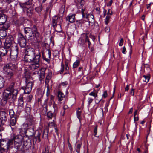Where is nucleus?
<instances>
[{"instance_id": "obj_62", "label": "nucleus", "mask_w": 153, "mask_h": 153, "mask_svg": "<svg viewBox=\"0 0 153 153\" xmlns=\"http://www.w3.org/2000/svg\"><path fill=\"white\" fill-rule=\"evenodd\" d=\"M97 11V13L98 14H100L101 12L100 8L99 7H97L95 9Z\"/></svg>"}, {"instance_id": "obj_24", "label": "nucleus", "mask_w": 153, "mask_h": 153, "mask_svg": "<svg viewBox=\"0 0 153 153\" xmlns=\"http://www.w3.org/2000/svg\"><path fill=\"white\" fill-rule=\"evenodd\" d=\"M85 36H81L78 40V45L80 47H84L86 45Z\"/></svg>"}, {"instance_id": "obj_37", "label": "nucleus", "mask_w": 153, "mask_h": 153, "mask_svg": "<svg viewBox=\"0 0 153 153\" xmlns=\"http://www.w3.org/2000/svg\"><path fill=\"white\" fill-rule=\"evenodd\" d=\"M9 148L0 147V152L1 153H7Z\"/></svg>"}, {"instance_id": "obj_22", "label": "nucleus", "mask_w": 153, "mask_h": 153, "mask_svg": "<svg viewBox=\"0 0 153 153\" xmlns=\"http://www.w3.org/2000/svg\"><path fill=\"white\" fill-rule=\"evenodd\" d=\"M0 38L1 39H4L7 36V31L9 28H8L7 29L5 30L2 27H0Z\"/></svg>"}, {"instance_id": "obj_10", "label": "nucleus", "mask_w": 153, "mask_h": 153, "mask_svg": "<svg viewBox=\"0 0 153 153\" xmlns=\"http://www.w3.org/2000/svg\"><path fill=\"white\" fill-rule=\"evenodd\" d=\"M62 18L55 15L52 18L51 25L54 28H56L57 25H58L60 28L61 27V24L62 22Z\"/></svg>"}, {"instance_id": "obj_60", "label": "nucleus", "mask_w": 153, "mask_h": 153, "mask_svg": "<svg viewBox=\"0 0 153 153\" xmlns=\"http://www.w3.org/2000/svg\"><path fill=\"white\" fill-rule=\"evenodd\" d=\"M130 51H129V57H130V58H131V55L132 54V46L131 45H130Z\"/></svg>"}, {"instance_id": "obj_11", "label": "nucleus", "mask_w": 153, "mask_h": 153, "mask_svg": "<svg viewBox=\"0 0 153 153\" xmlns=\"http://www.w3.org/2000/svg\"><path fill=\"white\" fill-rule=\"evenodd\" d=\"M18 43L21 48H25L26 45L27 41L25 37L20 33H18L17 38Z\"/></svg>"}, {"instance_id": "obj_49", "label": "nucleus", "mask_w": 153, "mask_h": 153, "mask_svg": "<svg viewBox=\"0 0 153 153\" xmlns=\"http://www.w3.org/2000/svg\"><path fill=\"white\" fill-rule=\"evenodd\" d=\"M14 0H3V1L5 2V4L7 5L11 3Z\"/></svg>"}, {"instance_id": "obj_25", "label": "nucleus", "mask_w": 153, "mask_h": 153, "mask_svg": "<svg viewBox=\"0 0 153 153\" xmlns=\"http://www.w3.org/2000/svg\"><path fill=\"white\" fill-rule=\"evenodd\" d=\"M41 132L42 131H36L35 132L33 136L34 137V139H35L36 141L38 140L39 142L41 141L40 136Z\"/></svg>"}, {"instance_id": "obj_3", "label": "nucleus", "mask_w": 153, "mask_h": 153, "mask_svg": "<svg viewBox=\"0 0 153 153\" xmlns=\"http://www.w3.org/2000/svg\"><path fill=\"white\" fill-rule=\"evenodd\" d=\"M28 127V124L24 123L22 125V127L19 129V133L20 134L16 135L13 134V135H20L22 137V152H27L31 149L32 143L30 139H28L26 140H24V137H26V128Z\"/></svg>"}, {"instance_id": "obj_41", "label": "nucleus", "mask_w": 153, "mask_h": 153, "mask_svg": "<svg viewBox=\"0 0 153 153\" xmlns=\"http://www.w3.org/2000/svg\"><path fill=\"white\" fill-rule=\"evenodd\" d=\"M143 77L145 79V80L144 81L146 82H148L150 78V75H143Z\"/></svg>"}, {"instance_id": "obj_58", "label": "nucleus", "mask_w": 153, "mask_h": 153, "mask_svg": "<svg viewBox=\"0 0 153 153\" xmlns=\"http://www.w3.org/2000/svg\"><path fill=\"white\" fill-rule=\"evenodd\" d=\"M39 77L41 79H43L45 77V74L43 72H40L39 74Z\"/></svg>"}, {"instance_id": "obj_56", "label": "nucleus", "mask_w": 153, "mask_h": 153, "mask_svg": "<svg viewBox=\"0 0 153 153\" xmlns=\"http://www.w3.org/2000/svg\"><path fill=\"white\" fill-rule=\"evenodd\" d=\"M123 42H124L123 39V38H121L120 41V42L119 43V45L120 46H122L123 44Z\"/></svg>"}, {"instance_id": "obj_7", "label": "nucleus", "mask_w": 153, "mask_h": 153, "mask_svg": "<svg viewBox=\"0 0 153 153\" xmlns=\"http://www.w3.org/2000/svg\"><path fill=\"white\" fill-rule=\"evenodd\" d=\"M18 51L19 49L17 47L15 49L13 50H12L10 49L8 55L10 56L11 61L12 62H10L9 63H11L13 65H15V70L16 69V65H17L18 61L19 60V58H18Z\"/></svg>"}, {"instance_id": "obj_15", "label": "nucleus", "mask_w": 153, "mask_h": 153, "mask_svg": "<svg viewBox=\"0 0 153 153\" xmlns=\"http://www.w3.org/2000/svg\"><path fill=\"white\" fill-rule=\"evenodd\" d=\"M56 105H53V107L54 108V112L53 113L51 111L47 112L46 113V116L48 119H51L53 118L56 117V109H57L56 107Z\"/></svg>"}, {"instance_id": "obj_63", "label": "nucleus", "mask_w": 153, "mask_h": 153, "mask_svg": "<svg viewBox=\"0 0 153 153\" xmlns=\"http://www.w3.org/2000/svg\"><path fill=\"white\" fill-rule=\"evenodd\" d=\"M105 30L106 32L108 33L110 31V27H109L107 26L105 28Z\"/></svg>"}, {"instance_id": "obj_33", "label": "nucleus", "mask_w": 153, "mask_h": 153, "mask_svg": "<svg viewBox=\"0 0 153 153\" xmlns=\"http://www.w3.org/2000/svg\"><path fill=\"white\" fill-rule=\"evenodd\" d=\"M85 43L87 42L88 47L89 49L90 48V46L91 45V43L90 42L89 39V37L87 35V34H85Z\"/></svg>"}, {"instance_id": "obj_14", "label": "nucleus", "mask_w": 153, "mask_h": 153, "mask_svg": "<svg viewBox=\"0 0 153 153\" xmlns=\"http://www.w3.org/2000/svg\"><path fill=\"white\" fill-rule=\"evenodd\" d=\"M7 113L4 111H2L0 112V122L2 126L4 125L7 121Z\"/></svg>"}, {"instance_id": "obj_21", "label": "nucleus", "mask_w": 153, "mask_h": 153, "mask_svg": "<svg viewBox=\"0 0 153 153\" xmlns=\"http://www.w3.org/2000/svg\"><path fill=\"white\" fill-rule=\"evenodd\" d=\"M34 8L32 7L27 8L26 15L29 18L31 17L34 14Z\"/></svg>"}, {"instance_id": "obj_18", "label": "nucleus", "mask_w": 153, "mask_h": 153, "mask_svg": "<svg viewBox=\"0 0 153 153\" xmlns=\"http://www.w3.org/2000/svg\"><path fill=\"white\" fill-rule=\"evenodd\" d=\"M25 55H28L30 56H36L34 49L31 48H25L24 51Z\"/></svg>"}, {"instance_id": "obj_27", "label": "nucleus", "mask_w": 153, "mask_h": 153, "mask_svg": "<svg viewBox=\"0 0 153 153\" xmlns=\"http://www.w3.org/2000/svg\"><path fill=\"white\" fill-rule=\"evenodd\" d=\"M25 20V18L24 17H21L19 18V20L14 21V23L16 26H19L23 25Z\"/></svg>"}, {"instance_id": "obj_64", "label": "nucleus", "mask_w": 153, "mask_h": 153, "mask_svg": "<svg viewBox=\"0 0 153 153\" xmlns=\"http://www.w3.org/2000/svg\"><path fill=\"white\" fill-rule=\"evenodd\" d=\"M122 52V53L124 54H125L127 52L126 50V47L125 46L123 47Z\"/></svg>"}, {"instance_id": "obj_53", "label": "nucleus", "mask_w": 153, "mask_h": 153, "mask_svg": "<svg viewBox=\"0 0 153 153\" xmlns=\"http://www.w3.org/2000/svg\"><path fill=\"white\" fill-rule=\"evenodd\" d=\"M54 128L55 132L56 133V135L58 136H59V132H58V129L57 128L56 126V125H55V124H54Z\"/></svg>"}, {"instance_id": "obj_59", "label": "nucleus", "mask_w": 153, "mask_h": 153, "mask_svg": "<svg viewBox=\"0 0 153 153\" xmlns=\"http://www.w3.org/2000/svg\"><path fill=\"white\" fill-rule=\"evenodd\" d=\"M135 89H133V88H132L131 90V91L129 93V95H132L133 96H134V91Z\"/></svg>"}, {"instance_id": "obj_13", "label": "nucleus", "mask_w": 153, "mask_h": 153, "mask_svg": "<svg viewBox=\"0 0 153 153\" xmlns=\"http://www.w3.org/2000/svg\"><path fill=\"white\" fill-rule=\"evenodd\" d=\"M15 82H12L10 83L5 90L13 93V95H17L18 93V91L17 89H15Z\"/></svg>"}, {"instance_id": "obj_45", "label": "nucleus", "mask_w": 153, "mask_h": 153, "mask_svg": "<svg viewBox=\"0 0 153 153\" xmlns=\"http://www.w3.org/2000/svg\"><path fill=\"white\" fill-rule=\"evenodd\" d=\"M82 114V112L81 111H79V110L76 111V115L77 118L79 119V120H80V117Z\"/></svg>"}, {"instance_id": "obj_38", "label": "nucleus", "mask_w": 153, "mask_h": 153, "mask_svg": "<svg viewBox=\"0 0 153 153\" xmlns=\"http://www.w3.org/2000/svg\"><path fill=\"white\" fill-rule=\"evenodd\" d=\"M42 58L45 61L48 63H49L50 62V59L46 58L43 52L42 53Z\"/></svg>"}, {"instance_id": "obj_61", "label": "nucleus", "mask_w": 153, "mask_h": 153, "mask_svg": "<svg viewBox=\"0 0 153 153\" xmlns=\"http://www.w3.org/2000/svg\"><path fill=\"white\" fill-rule=\"evenodd\" d=\"M89 36V37L94 42V40L95 39V36L94 35L91 34H90Z\"/></svg>"}, {"instance_id": "obj_16", "label": "nucleus", "mask_w": 153, "mask_h": 153, "mask_svg": "<svg viewBox=\"0 0 153 153\" xmlns=\"http://www.w3.org/2000/svg\"><path fill=\"white\" fill-rule=\"evenodd\" d=\"M69 63V61L67 59H66L65 61V65L63 63V60L61 62V69L60 70V74H62L64 72V70L66 71H68L69 69L68 66V64Z\"/></svg>"}, {"instance_id": "obj_32", "label": "nucleus", "mask_w": 153, "mask_h": 153, "mask_svg": "<svg viewBox=\"0 0 153 153\" xmlns=\"http://www.w3.org/2000/svg\"><path fill=\"white\" fill-rule=\"evenodd\" d=\"M18 106L22 107L24 106V101L23 97H20L18 99Z\"/></svg>"}, {"instance_id": "obj_51", "label": "nucleus", "mask_w": 153, "mask_h": 153, "mask_svg": "<svg viewBox=\"0 0 153 153\" xmlns=\"http://www.w3.org/2000/svg\"><path fill=\"white\" fill-rule=\"evenodd\" d=\"M78 3H79L80 6L82 7H83L84 4V0H77Z\"/></svg>"}, {"instance_id": "obj_57", "label": "nucleus", "mask_w": 153, "mask_h": 153, "mask_svg": "<svg viewBox=\"0 0 153 153\" xmlns=\"http://www.w3.org/2000/svg\"><path fill=\"white\" fill-rule=\"evenodd\" d=\"M68 145L69 149V150H70V151H72V150H73L72 147L71 146V145L69 142V139L68 140Z\"/></svg>"}, {"instance_id": "obj_40", "label": "nucleus", "mask_w": 153, "mask_h": 153, "mask_svg": "<svg viewBox=\"0 0 153 153\" xmlns=\"http://www.w3.org/2000/svg\"><path fill=\"white\" fill-rule=\"evenodd\" d=\"M111 17V16L109 15H107L106 16L104 21L105 25H107L108 24Z\"/></svg>"}, {"instance_id": "obj_30", "label": "nucleus", "mask_w": 153, "mask_h": 153, "mask_svg": "<svg viewBox=\"0 0 153 153\" xmlns=\"http://www.w3.org/2000/svg\"><path fill=\"white\" fill-rule=\"evenodd\" d=\"M31 109V106L29 104H27L25 108V111L28 114H30Z\"/></svg>"}, {"instance_id": "obj_39", "label": "nucleus", "mask_w": 153, "mask_h": 153, "mask_svg": "<svg viewBox=\"0 0 153 153\" xmlns=\"http://www.w3.org/2000/svg\"><path fill=\"white\" fill-rule=\"evenodd\" d=\"M9 114L10 118L15 117V113L13 109L9 110Z\"/></svg>"}, {"instance_id": "obj_35", "label": "nucleus", "mask_w": 153, "mask_h": 153, "mask_svg": "<svg viewBox=\"0 0 153 153\" xmlns=\"http://www.w3.org/2000/svg\"><path fill=\"white\" fill-rule=\"evenodd\" d=\"M49 132L48 128H45L44 130V131L43 133V137H45L47 138L48 137V134Z\"/></svg>"}, {"instance_id": "obj_29", "label": "nucleus", "mask_w": 153, "mask_h": 153, "mask_svg": "<svg viewBox=\"0 0 153 153\" xmlns=\"http://www.w3.org/2000/svg\"><path fill=\"white\" fill-rule=\"evenodd\" d=\"M43 7L42 5H40L39 7H37L35 8V10L38 14L40 15L42 12Z\"/></svg>"}, {"instance_id": "obj_47", "label": "nucleus", "mask_w": 153, "mask_h": 153, "mask_svg": "<svg viewBox=\"0 0 153 153\" xmlns=\"http://www.w3.org/2000/svg\"><path fill=\"white\" fill-rule=\"evenodd\" d=\"M33 98V96L31 95H30L27 97V100L28 103H29L30 104V103L31 101Z\"/></svg>"}, {"instance_id": "obj_54", "label": "nucleus", "mask_w": 153, "mask_h": 153, "mask_svg": "<svg viewBox=\"0 0 153 153\" xmlns=\"http://www.w3.org/2000/svg\"><path fill=\"white\" fill-rule=\"evenodd\" d=\"M94 99L91 98H88V105L89 106L91 103L93 101Z\"/></svg>"}, {"instance_id": "obj_52", "label": "nucleus", "mask_w": 153, "mask_h": 153, "mask_svg": "<svg viewBox=\"0 0 153 153\" xmlns=\"http://www.w3.org/2000/svg\"><path fill=\"white\" fill-rule=\"evenodd\" d=\"M47 91L46 92V96H47L48 97L49 96L50 94V88L49 86L48 85L47 86Z\"/></svg>"}, {"instance_id": "obj_42", "label": "nucleus", "mask_w": 153, "mask_h": 153, "mask_svg": "<svg viewBox=\"0 0 153 153\" xmlns=\"http://www.w3.org/2000/svg\"><path fill=\"white\" fill-rule=\"evenodd\" d=\"M95 103L96 104H98L102 100V98H99L98 95L97 97H96L94 98Z\"/></svg>"}, {"instance_id": "obj_50", "label": "nucleus", "mask_w": 153, "mask_h": 153, "mask_svg": "<svg viewBox=\"0 0 153 153\" xmlns=\"http://www.w3.org/2000/svg\"><path fill=\"white\" fill-rule=\"evenodd\" d=\"M108 96L107 91H105L103 92V93L102 97H102H103L104 98H105Z\"/></svg>"}, {"instance_id": "obj_46", "label": "nucleus", "mask_w": 153, "mask_h": 153, "mask_svg": "<svg viewBox=\"0 0 153 153\" xmlns=\"http://www.w3.org/2000/svg\"><path fill=\"white\" fill-rule=\"evenodd\" d=\"M98 92H93L92 91L89 94V95L90 96H93L95 98L96 97H97Z\"/></svg>"}, {"instance_id": "obj_48", "label": "nucleus", "mask_w": 153, "mask_h": 153, "mask_svg": "<svg viewBox=\"0 0 153 153\" xmlns=\"http://www.w3.org/2000/svg\"><path fill=\"white\" fill-rule=\"evenodd\" d=\"M97 127L98 126L97 125H96L94 130V136H96V135H97Z\"/></svg>"}, {"instance_id": "obj_43", "label": "nucleus", "mask_w": 153, "mask_h": 153, "mask_svg": "<svg viewBox=\"0 0 153 153\" xmlns=\"http://www.w3.org/2000/svg\"><path fill=\"white\" fill-rule=\"evenodd\" d=\"M53 54L55 57H56L57 56H58L59 57V51L57 50H55L53 51Z\"/></svg>"}, {"instance_id": "obj_2", "label": "nucleus", "mask_w": 153, "mask_h": 153, "mask_svg": "<svg viewBox=\"0 0 153 153\" xmlns=\"http://www.w3.org/2000/svg\"><path fill=\"white\" fill-rule=\"evenodd\" d=\"M22 136L20 135H12L10 139L0 138V147L10 148L13 146L17 151L22 152Z\"/></svg>"}, {"instance_id": "obj_28", "label": "nucleus", "mask_w": 153, "mask_h": 153, "mask_svg": "<svg viewBox=\"0 0 153 153\" xmlns=\"http://www.w3.org/2000/svg\"><path fill=\"white\" fill-rule=\"evenodd\" d=\"M17 120V119L16 117L10 118L9 125L10 126H14L16 125Z\"/></svg>"}, {"instance_id": "obj_55", "label": "nucleus", "mask_w": 153, "mask_h": 153, "mask_svg": "<svg viewBox=\"0 0 153 153\" xmlns=\"http://www.w3.org/2000/svg\"><path fill=\"white\" fill-rule=\"evenodd\" d=\"M5 4V2L3 1V0L0 1V8H2L3 6H4Z\"/></svg>"}, {"instance_id": "obj_36", "label": "nucleus", "mask_w": 153, "mask_h": 153, "mask_svg": "<svg viewBox=\"0 0 153 153\" xmlns=\"http://www.w3.org/2000/svg\"><path fill=\"white\" fill-rule=\"evenodd\" d=\"M80 61L79 60H76L73 64V68H75L78 66L80 64Z\"/></svg>"}, {"instance_id": "obj_8", "label": "nucleus", "mask_w": 153, "mask_h": 153, "mask_svg": "<svg viewBox=\"0 0 153 153\" xmlns=\"http://www.w3.org/2000/svg\"><path fill=\"white\" fill-rule=\"evenodd\" d=\"M16 95H13V93L6 90H5L3 94L2 99L1 101V102L4 105H5L8 100L11 98L14 100L16 98Z\"/></svg>"}, {"instance_id": "obj_19", "label": "nucleus", "mask_w": 153, "mask_h": 153, "mask_svg": "<svg viewBox=\"0 0 153 153\" xmlns=\"http://www.w3.org/2000/svg\"><path fill=\"white\" fill-rule=\"evenodd\" d=\"M11 48H7L5 46L0 48V53L2 57L5 56L6 55H8Z\"/></svg>"}, {"instance_id": "obj_44", "label": "nucleus", "mask_w": 153, "mask_h": 153, "mask_svg": "<svg viewBox=\"0 0 153 153\" xmlns=\"http://www.w3.org/2000/svg\"><path fill=\"white\" fill-rule=\"evenodd\" d=\"M74 25L76 26H77L78 27H81L82 26L79 20L76 21Z\"/></svg>"}, {"instance_id": "obj_20", "label": "nucleus", "mask_w": 153, "mask_h": 153, "mask_svg": "<svg viewBox=\"0 0 153 153\" xmlns=\"http://www.w3.org/2000/svg\"><path fill=\"white\" fill-rule=\"evenodd\" d=\"M32 0H28V1L24 3L20 2L19 3V5L20 7L23 9V11L25 12V11L24 8H27L26 6L27 5H31L32 4Z\"/></svg>"}, {"instance_id": "obj_9", "label": "nucleus", "mask_w": 153, "mask_h": 153, "mask_svg": "<svg viewBox=\"0 0 153 153\" xmlns=\"http://www.w3.org/2000/svg\"><path fill=\"white\" fill-rule=\"evenodd\" d=\"M25 87H21V89L24 91V94H29L31 91L32 86L33 85V83L32 81H30L27 78L25 79Z\"/></svg>"}, {"instance_id": "obj_4", "label": "nucleus", "mask_w": 153, "mask_h": 153, "mask_svg": "<svg viewBox=\"0 0 153 153\" xmlns=\"http://www.w3.org/2000/svg\"><path fill=\"white\" fill-rule=\"evenodd\" d=\"M41 54L39 52L36 56H30L28 55H25L24 60L25 62L31 63L29 66V68L33 71L39 68L40 66L39 62Z\"/></svg>"}, {"instance_id": "obj_12", "label": "nucleus", "mask_w": 153, "mask_h": 153, "mask_svg": "<svg viewBox=\"0 0 153 153\" xmlns=\"http://www.w3.org/2000/svg\"><path fill=\"white\" fill-rule=\"evenodd\" d=\"M34 127V124H28V127H27L26 137L27 138V139H30V137H32L33 136L35 132Z\"/></svg>"}, {"instance_id": "obj_6", "label": "nucleus", "mask_w": 153, "mask_h": 153, "mask_svg": "<svg viewBox=\"0 0 153 153\" xmlns=\"http://www.w3.org/2000/svg\"><path fill=\"white\" fill-rule=\"evenodd\" d=\"M7 16L4 13V10H0V27H2L4 29H7L10 27L9 23L7 22Z\"/></svg>"}, {"instance_id": "obj_17", "label": "nucleus", "mask_w": 153, "mask_h": 153, "mask_svg": "<svg viewBox=\"0 0 153 153\" xmlns=\"http://www.w3.org/2000/svg\"><path fill=\"white\" fill-rule=\"evenodd\" d=\"M13 38L11 36L7 37L5 39V42L4 44L5 47L7 48H11L10 47L13 43Z\"/></svg>"}, {"instance_id": "obj_5", "label": "nucleus", "mask_w": 153, "mask_h": 153, "mask_svg": "<svg viewBox=\"0 0 153 153\" xmlns=\"http://www.w3.org/2000/svg\"><path fill=\"white\" fill-rule=\"evenodd\" d=\"M24 33L25 37L29 39L38 40L40 36V34L36 26L34 25L32 27H24Z\"/></svg>"}, {"instance_id": "obj_26", "label": "nucleus", "mask_w": 153, "mask_h": 153, "mask_svg": "<svg viewBox=\"0 0 153 153\" xmlns=\"http://www.w3.org/2000/svg\"><path fill=\"white\" fill-rule=\"evenodd\" d=\"M115 88H116V87H115V86L113 89V92L112 96L109 100L107 102H106V104L105 105V107H104V109H105V111H106V112H107L108 111V106L109 105L110 101L111 99L112 98H113V97H114V94H115Z\"/></svg>"}, {"instance_id": "obj_31", "label": "nucleus", "mask_w": 153, "mask_h": 153, "mask_svg": "<svg viewBox=\"0 0 153 153\" xmlns=\"http://www.w3.org/2000/svg\"><path fill=\"white\" fill-rule=\"evenodd\" d=\"M57 97L59 101L61 102L63 100L65 96L63 93L61 91H59L58 93Z\"/></svg>"}, {"instance_id": "obj_23", "label": "nucleus", "mask_w": 153, "mask_h": 153, "mask_svg": "<svg viewBox=\"0 0 153 153\" xmlns=\"http://www.w3.org/2000/svg\"><path fill=\"white\" fill-rule=\"evenodd\" d=\"M75 15L76 14H69L66 17V21H68L71 23L74 22L75 21Z\"/></svg>"}, {"instance_id": "obj_34", "label": "nucleus", "mask_w": 153, "mask_h": 153, "mask_svg": "<svg viewBox=\"0 0 153 153\" xmlns=\"http://www.w3.org/2000/svg\"><path fill=\"white\" fill-rule=\"evenodd\" d=\"M52 6V3L51 1H50L48 5L46 8L45 10L46 13H48L49 12L50 13Z\"/></svg>"}, {"instance_id": "obj_1", "label": "nucleus", "mask_w": 153, "mask_h": 153, "mask_svg": "<svg viewBox=\"0 0 153 153\" xmlns=\"http://www.w3.org/2000/svg\"><path fill=\"white\" fill-rule=\"evenodd\" d=\"M15 65L11 63L4 64L3 68V75L0 74V89L3 88L5 81H12L14 79Z\"/></svg>"}]
</instances>
